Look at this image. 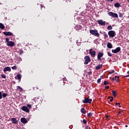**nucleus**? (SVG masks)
I'll return each mask as SVG.
<instances>
[{
	"instance_id": "obj_18",
	"label": "nucleus",
	"mask_w": 129,
	"mask_h": 129,
	"mask_svg": "<svg viewBox=\"0 0 129 129\" xmlns=\"http://www.w3.org/2000/svg\"><path fill=\"white\" fill-rule=\"evenodd\" d=\"M102 67H103V65L102 64H98L96 67V70H99L102 68Z\"/></svg>"
},
{
	"instance_id": "obj_34",
	"label": "nucleus",
	"mask_w": 129,
	"mask_h": 129,
	"mask_svg": "<svg viewBox=\"0 0 129 129\" xmlns=\"http://www.w3.org/2000/svg\"><path fill=\"white\" fill-rule=\"evenodd\" d=\"M103 83H104V85H105V86L109 84V82L107 81H104Z\"/></svg>"
},
{
	"instance_id": "obj_59",
	"label": "nucleus",
	"mask_w": 129,
	"mask_h": 129,
	"mask_svg": "<svg viewBox=\"0 0 129 129\" xmlns=\"http://www.w3.org/2000/svg\"><path fill=\"white\" fill-rule=\"evenodd\" d=\"M128 8H129V5H128Z\"/></svg>"
},
{
	"instance_id": "obj_4",
	"label": "nucleus",
	"mask_w": 129,
	"mask_h": 129,
	"mask_svg": "<svg viewBox=\"0 0 129 129\" xmlns=\"http://www.w3.org/2000/svg\"><path fill=\"white\" fill-rule=\"evenodd\" d=\"M108 35L110 37L113 38L114 37H115L116 35L115 31H114L113 30L110 31L108 32Z\"/></svg>"
},
{
	"instance_id": "obj_26",
	"label": "nucleus",
	"mask_w": 129,
	"mask_h": 129,
	"mask_svg": "<svg viewBox=\"0 0 129 129\" xmlns=\"http://www.w3.org/2000/svg\"><path fill=\"white\" fill-rule=\"evenodd\" d=\"M5 28V26L2 23H0V29H4Z\"/></svg>"
},
{
	"instance_id": "obj_54",
	"label": "nucleus",
	"mask_w": 129,
	"mask_h": 129,
	"mask_svg": "<svg viewBox=\"0 0 129 129\" xmlns=\"http://www.w3.org/2000/svg\"><path fill=\"white\" fill-rule=\"evenodd\" d=\"M100 77L101 78H102L103 77V76H101Z\"/></svg>"
},
{
	"instance_id": "obj_5",
	"label": "nucleus",
	"mask_w": 129,
	"mask_h": 129,
	"mask_svg": "<svg viewBox=\"0 0 129 129\" xmlns=\"http://www.w3.org/2000/svg\"><path fill=\"white\" fill-rule=\"evenodd\" d=\"M89 53L91 55V57L93 58H95L96 56V51L93 50V48H91L89 49Z\"/></svg>"
},
{
	"instance_id": "obj_37",
	"label": "nucleus",
	"mask_w": 129,
	"mask_h": 129,
	"mask_svg": "<svg viewBox=\"0 0 129 129\" xmlns=\"http://www.w3.org/2000/svg\"><path fill=\"white\" fill-rule=\"evenodd\" d=\"M114 73V71L112 70L111 72H109V74L111 75L112 74H113Z\"/></svg>"
},
{
	"instance_id": "obj_11",
	"label": "nucleus",
	"mask_w": 129,
	"mask_h": 129,
	"mask_svg": "<svg viewBox=\"0 0 129 129\" xmlns=\"http://www.w3.org/2000/svg\"><path fill=\"white\" fill-rule=\"evenodd\" d=\"M3 34H4V35H5L6 36H13V33H12L11 32L5 31L4 32H3Z\"/></svg>"
},
{
	"instance_id": "obj_23",
	"label": "nucleus",
	"mask_w": 129,
	"mask_h": 129,
	"mask_svg": "<svg viewBox=\"0 0 129 129\" xmlns=\"http://www.w3.org/2000/svg\"><path fill=\"white\" fill-rule=\"evenodd\" d=\"M17 78L18 80H19V82L21 81V79L22 78V75L21 74H17Z\"/></svg>"
},
{
	"instance_id": "obj_3",
	"label": "nucleus",
	"mask_w": 129,
	"mask_h": 129,
	"mask_svg": "<svg viewBox=\"0 0 129 129\" xmlns=\"http://www.w3.org/2000/svg\"><path fill=\"white\" fill-rule=\"evenodd\" d=\"M108 15L110 17H112V18H118V16L117 13H114L113 12H109L108 13Z\"/></svg>"
},
{
	"instance_id": "obj_14",
	"label": "nucleus",
	"mask_w": 129,
	"mask_h": 129,
	"mask_svg": "<svg viewBox=\"0 0 129 129\" xmlns=\"http://www.w3.org/2000/svg\"><path fill=\"white\" fill-rule=\"evenodd\" d=\"M21 122H22V123L25 124L28 122V121L26 118L22 117L21 118Z\"/></svg>"
},
{
	"instance_id": "obj_45",
	"label": "nucleus",
	"mask_w": 129,
	"mask_h": 129,
	"mask_svg": "<svg viewBox=\"0 0 129 129\" xmlns=\"http://www.w3.org/2000/svg\"><path fill=\"white\" fill-rule=\"evenodd\" d=\"M92 74V72H89L88 73V75H91Z\"/></svg>"
},
{
	"instance_id": "obj_27",
	"label": "nucleus",
	"mask_w": 129,
	"mask_h": 129,
	"mask_svg": "<svg viewBox=\"0 0 129 129\" xmlns=\"http://www.w3.org/2000/svg\"><path fill=\"white\" fill-rule=\"evenodd\" d=\"M116 92L114 90L112 91V95H113V97H115L116 96Z\"/></svg>"
},
{
	"instance_id": "obj_44",
	"label": "nucleus",
	"mask_w": 129,
	"mask_h": 129,
	"mask_svg": "<svg viewBox=\"0 0 129 129\" xmlns=\"http://www.w3.org/2000/svg\"><path fill=\"white\" fill-rule=\"evenodd\" d=\"M62 81H67V80L66 78H62Z\"/></svg>"
},
{
	"instance_id": "obj_43",
	"label": "nucleus",
	"mask_w": 129,
	"mask_h": 129,
	"mask_svg": "<svg viewBox=\"0 0 129 129\" xmlns=\"http://www.w3.org/2000/svg\"><path fill=\"white\" fill-rule=\"evenodd\" d=\"M113 97H111V98L110 99V101L112 102H113Z\"/></svg>"
},
{
	"instance_id": "obj_42",
	"label": "nucleus",
	"mask_w": 129,
	"mask_h": 129,
	"mask_svg": "<svg viewBox=\"0 0 129 129\" xmlns=\"http://www.w3.org/2000/svg\"><path fill=\"white\" fill-rule=\"evenodd\" d=\"M120 103H118V102H116V103H115V105H120Z\"/></svg>"
},
{
	"instance_id": "obj_29",
	"label": "nucleus",
	"mask_w": 129,
	"mask_h": 129,
	"mask_svg": "<svg viewBox=\"0 0 129 129\" xmlns=\"http://www.w3.org/2000/svg\"><path fill=\"white\" fill-rule=\"evenodd\" d=\"M92 115H93V114L92 113H91V112L88 113L87 114V116L89 117H91V116H92Z\"/></svg>"
},
{
	"instance_id": "obj_60",
	"label": "nucleus",
	"mask_w": 129,
	"mask_h": 129,
	"mask_svg": "<svg viewBox=\"0 0 129 129\" xmlns=\"http://www.w3.org/2000/svg\"><path fill=\"white\" fill-rule=\"evenodd\" d=\"M111 1H113V0H111Z\"/></svg>"
},
{
	"instance_id": "obj_47",
	"label": "nucleus",
	"mask_w": 129,
	"mask_h": 129,
	"mask_svg": "<svg viewBox=\"0 0 129 129\" xmlns=\"http://www.w3.org/2000/svg\"><path fill=\"white\" fill-rule=\"evenodd\" d=\"M105 117L108 119L109 118V116L106 115Z\"/></svg>"
},
{
	"instance_id": "obj_56",
	"label": "nucleus",
	"mask_w": 129,
	"mask_h": 129,
	"mask_svg": "<svg viewBox=\"0 0 129 129\" xmlns=\"http://www.w3.org/2000/svg\"><path fill=\"white\" fill-rule=\"evenodd\" d=\"M127 74H129V71H127Z\"/></svg>"
},
{
	"instance_id": "obj_36",
	"label": "nucleus",
	"mask_w": 129,
	"mask_h": 129,
	"mask_svg": "<svg viewBox=\"0 0 129 129\" xmlns=\"http://www.w3.org/2000/svg\"><path fill=\"white\" fill-rule=\"evenodd\" d=\"M83 123H84L85 124L87 123V120L86 119H83Z\"/></svg>"
},
{
	"instance_id": "obj_24",
	"label": "nucleus",
	"mask_w": 129,
	"mask_h": 129,
	"mask_svg": "<svg viewBox=\"0 0 129 129\" xmlns=\"http://www.w3.org/2000/svg\"><path fill=\"white\" fill-rule=\"evenodd\" d=\"M114 7L115 8H119L120 7V3H115L114 4Z\"/></svg>"
},
{
	"instance_id": "obj_19",
	"label": "nucleus",
	"mask_w": 129,
	"mask_h": 129,
	"mask_svg": "<svg viewBox=\"0 0 129 129\" xmlns=\"http://www.w3.org/2000/svg\"><path fill=\"white\" fill-rule=\"evenodd\" d=\"M107 46L109 49H111L113 47V45H112V44L110 42H108V43L107 44Z\"/></svg>"
},
{
	"instance_id": "obj_1",
	"label": "nucleus",
	"mask_w": 129,
	"mask_h": 129,
	"mask_svg": "<svg viewBox=\"0 0 129 129\" xmlns=\"http://www.w3.org/2000/svg\"><path fill=\"white\" fill-rule=\"evenodd\" d=\"M90 33H91L92 35H93L96 37L100 36L99 33L98 32L97 30H96V29H94V30H90Z\"/></svg>"
},
{
	"instance_id": "obj_2",
	"label": "nucleus",
	"mask_w": 129,
	"mask_h": 129,
	"mask_svg": "<svg viewBox=\"0 0 129 129\" xmlns=\"http://www.w3.org/2000/svg\"><path fill=\"white\" fill-rule=\"evenodd\" d=\"M84 64L85 65H87L88 64V63L90 62L91 60L90 57L89 56H85L84 57Z\"/></svg>"
},
{
	"instance_id": "obj_46",
	"label": "nucleus",
	"mask_w": 129,
	"mask_h": 129,
	"mask_svg": "<svg viewBox=\"0 0 129 129\" xmlns=\"http://www.w3.org/2000/svg\"><path fill=\"white\" fill-rule=\"evenodd\" d=\"M23 53V51H21V52H19V54L21 55Z\"/></svg>"
},
{
	"instance_id": "obj_55",
	"label": "nucleus",
	"mask_w": 129,
	"mask_h": 129,
	"mask_svg": "<svg viewBox=\"0 0 129 129\" xmlns=\"http://www.w3.org/2000/svg\"><path fill=\"white\" fill-rule=\"evenodd\" d=\"M118 107H121V106H120L119 105H118Z\"/></svg>"
},
{
	"instance_id": "obj_10",
	"label": "nucleus",
	"mask_w": 129,
	"mask_h": 129,
	"mask_svg": "<svg viewBox=\"0 0 129 129\" xmlns=\"http://www.w3.org/2000/svg\"><path fill=\"white\" fill-rule=\"evenodd\" d=\"M21 110L26 112H29L30 111L29 108H28L26 106H23L22 107H21Z\"/></svg>"
},
{
	"instance_id": "obj_49",
	"label": "nucleus",
	"mask_w": 129,
	"mask_h": 129,
	"mask_svg": "<svg viewBox=\"0 0 129 129\" xmlns=\"http://www.w3.org/2000/svg\"><path fill=\"white\" fill-rule=\"evenodd\" d=\"M111 97H113L109 96V97H108V99H110L111 98Z\"/></svg>"
},
{
	"instance_id": "obj_6",
	"label": "nucleus",
	"mask_w": 129,
	"mask_h": 129,
	"mask_svg": "<svg viewBox=\"0 0 129 129\" xmlns=\"http://www.w3.org/2000/svg\"><path fill=\"white\" fill-rule=\"evenodd\" d=\"M92 102V99H89L87 97H85L84 100H83V103H84L91 104Z\"/></svg>"
},
{
	"instance_id": "obj_17",
	"label": "nucleus",
	"mask_w": 129,
	"mask_h": 129,
	"mask_svg": "<svg viewBox=\"0 0 129 129\" xmlns=\"http://www.w3.org/2000/svg\"><path fill=\"white\" fill-rule=\"evenodd\" d=\"M11 121L12 122V123L14 124H16L18 123V121L16 120V118H12Z\"/></svg>"
},
{
	"instance_id": "obj_20",
	"label": "nucleus",
	"mask_w": 129,
	"mask_h": 129,
	"mask_svg": "<svg viewBox=\"0 0 129 129\" xmlns=\"http://www.w3.org/2000/svg\"><path fill=\"white\" fill-rule=\"evenodd\" d=\"M81 112H82V114H86V110L84 108H82V109H81Z\"/></svg>"
},
{
	"instance_id": "obj_51",
	"label": "nucleus",
	"mask_w": 129,
	"mask_h": 129,
	"mask_svg": "<svg viewBox=\"0 0 129 129\" xmlns=\"http://www.w3.org/2000/svg\"><path fill=\"white\" fill-rule=\"evenodd\" d=\"M112 81H115V79H114V78H112Z\"/></svg>"
},
{
	"instance_id": "obj_33",
	"label": "nucleus",
	"mask_w": 129,
	"mask_h": 129,
	"mask_svg": "<svg viewBox=\"0 0 129 129\" xmlns=\"http://www.w3.org/2000/svg\"><path fill=\"white\" fill-rule=\"evenodd\" d=\"M101 82V78L98 79V80H97V83H98V84H100Z\"/></svg>"
},
{
	"instance_id": "obj_9",
	"label": "nucleus",
	"mask_w": 129,
	"mask_h": 129,
	"mask_svg": "<svg viewBox=\"0 0 129 129\" xmlns=\"http://www.w3.org/2000/svg\"><path fill=\"white\" fill-rule=\"evenodd\" d=\"M103 56H104V53L101 52H99L97 55L98 59H99V60H102L101 57Z\"/></svg>"
},
{
	"instance_id": "obj_57",
	"label": "nucleus",
	"mask_w": 129,
	"mask_h": 129,
	"mask_svg": "<svg viewBox=\"0 0 129 129\" xmlns=\"http://www.w3.org/2000/svg\"><path fill=\"white\" fill-rule=\"evenodd\" d=\"M20 59H21V61H22V58H20Z\"/></svg>"
},
{
	"instance_id": "obj_39",
	"label": "nucleus",
	"mask_w": 129,
	"mask_h": 129,
	"mask_svg": "<svg viewBox=\"0 0 129 129\" xmlns=\"http://www.w3.org/2000/svg\"><path fill=\"white\" fill-rule=\"evenodd\" d=\"M91 128L89 127V125H87L85 127V129H90Z\"/></svg>"
},
{
	"instance_id": "obj_32",
	"label": "nucleus",
	"mask_w": 129,
	"mask_h": 129,
	"mask_svg": "<svg viewBox=\"0 0 129 129\" xmlns=\"http://www.w3.org/2000/svg\"><path fill=\"white\" fill-rule=\"evenodd\" d=\"M1 77L3 79H6V76L5 74H2L1 75Z\"/></svg>"
},
{
	"instance_id": "obj_40",
	"label": "nucleus",
	"mask_w": 129,
	"mask_h": 129,
	"mask_svg": "<svg viewBox=\"0 0 129 129\" xmlns=\"http://www.w3.org/2000/svg\"><path fill=\"white\" fill-rule=\"evenodd\" d=\"M8 42H10L9 39L8 38H6V42L8 43Z\"/></svg>"
},
{
	"instance_id": "obj_13",
	"label": "nucleus",
	"mask_w": 129,
	"mask_h": 129,
	"mask_svg": "<svg viewBox=\"0 0 129 129\" xmlns=\"http://www.w3.org/2000/svg\"><path fill=\"white\" fill-rule=\"evenodd\" d=\"M7 96V94L6 93H3L2 94V92L0 91V99H2L3 97V98H5Z\"/></svg>"
},
{
	"instance_id": "obj_22",
	"label": "nucleus",
	"mask_w": 129,
	"mask_h": 129,
	"mask_svg": "<svg viewBox=\"0 0 129 129\" xmlns=\"http://www.w3.org/2000/svg\"><path fill=\"white\" fill-rule=\"evenodd\" d=\"M17 90H19L21 92H22L23 91V88H21L20 86H17Z\"/></svg>"
},
{
	"instance_id": "obj_30",
	"label": "nucleus",
	"mask_w": 129,
	"mask_h": 129,
	"mask_svg": "<svg viewBox=\"0 0 129 129\" xmlns=\"http://www.w3.org/2000/svg\"><path fill=\"white\" fill-rule=\"evenodd\" d=\"M119 17L122 18L123 17V15L120 12L118 13Z\"/></svg>"
},
{
	"instance_id": "obj_21",
	"label": "nucleus",
	"mask_w": 129,
	"mask_h": 129,
	"mask_svg": "<svg viewBox=\"0 0 129 129\" xmlns=\"http://www.w3.org/2000/svg\"><path fill=\"white\" fill-rule=\"evenodd\" d=\"M114 78L115 81H116V82H118V81H119L120 77L119 76H115Z\"/></svg>"
},
{
	"instance_id": "obj_48",
	"label": "nucleus",
	"mask_w": 129,
	"mask_h": 129,
	"mask_svg": "<svg viewBox=\"0 0 129 129\" xmlns=\"http://www.w3.org/2000/svg\"><path fill=\"white\" fill-rule=\"evenodd\" d=\"M121 112H122V111H119L118 113V114H120Z\"/></svg>"
},
{
	"instance_id": "obj_52",
	"label": "nucleus",
	"mask_w": 129,
	"mask_h": 129,
	"mask_svg": "<svg viewBox=\"0 0 129 129\" xmlns=\"http://www.w3.org/2000/svg\"><path fill=\"white\" fill-rule=\"evenodd\" d=\"M125 127H127L128 126L127 125H125Z\"/></svg>"
},
{
	"instance_id": "obj_8",
	"label": "nucleus",
	"mask_w": 129,
	"mask_h": 129,
	"mask_svg": "<svg viewBox=\"0 0 129 129\" xmlns=\"http://www.w3.org/2000/svg\"><path fill=\"white\" fill-rule=\"evenodd\" d=\"M121 50V48L120 47H116L115 49H112V52L114 53H116L117 52H119Z\"/></svg>"
},
{
	"instance_id": "obj_53",
	"label": "nucleus",
	"mask_w": 129,
	"mask_h": 129,
	"mask_svg": "<svg viewBox=\"0 0 129 129\" xmlns=\"http://www.w3.org/2000/svg\"><path fill=\"white\" fill-rule=\"evenodd\" d=\"M117 73H115V75H117Z\"/></svg>"
},
{
	"instance_id": "obj_12",
	"label": "nucleus",
	"mask_w": 129,
	"mask_h": 129,
	"mask_svg": "<svg viewBox=\"0 0 129 129\" xmlns=\"http://www.w3.org/2000/svg\"><path fill=\"white\" fill-rule=\"evenodd\" d=\"M15 43L13 41H10L7 43V45L9 47H13Z\"/></svg>"
},
{
	"instance_id": "obj_15",
	"label": "nucleus",
	"mask_w": 129,
	"mask_h": 129,
	"mask_svg": "<svg viewBox=\"0 0 129 129\" xmlns=\"http://www.w3.org/2000/svg\"><path fill=\"white\" fill-rule=\"evenodd\" d=\"M3 71H4V72H11V69L10 67H5L4 70H3Z\"/></svg>"
},
{
	"instance_id": "obj_41",
	"label": "nucleus",
	"mask_w": 129,
	"mask_h": 129,
	"mask_svg": "<svg viewBox=\"0 0 129 129\" xmlns=\"http://www.w3.org/2000/svg\"><path fill=\"white\" fill-rule=\"evenodd\" d=\"M27 107H28V108H31V105L29 104H27Z\"/></svg>"
},
{
	"instance_id": "obj_38",
	"label": "nucleus",
	"mask_w": 129,
	"mask_h": 129,
	"mask_svg": "<svg viewBox=\"0 0 129 129\" xmlns=\"http://www.w3.org/2000/svg\"><path fill=\"white\" fill-rule=\"evenodd\" d=\"M105 89L106 90H108L109 89V86H105Z\"/></svg>"
},
{
	"instance_id": "obj_50",
	"label": "nucleus",
	"mask_w": 129,
	"mask_h": 129,
	"mask_svg": "<svg viewBox=\"0 0 129 129\" xmlns=\"http://www.w3.org/2000/svg\"><path fill=\"white\" fill-rule=\"evenodd\" d=\"M125 77H129V74L127 76H125Z\"/></svg>"
},
{
	"instance_id": "obj_25",
	"label": "nucleus",
	"mask_w": 129,
	"mask_h": 129,
	"mask_svg": "<svg viewBox=\"0 0 129 129\" xmlns=\"http://www.w3.org/2000/svg\"><path fill=\"white\" fill-rule=\"evenodd\" d=\"M103 37H104L105 39L108 37V35L106 34L105 32H103Z\"/></svg>"
},
{
	"instance_id": "obj_61",
	"label": "nucleus",
	"mask_w": 129,
	"mask_h": 129,
	"mask_svg": "<svg viewBox=\"0 0 129 129\" xmlns=\"http://www.w3.org/2000/svg\"><path fill=\"white\" fill-rule=\"evenodd\" d=\"M0 34H1V31H0Z\"/></svg>"
},
{
	"instance_id": "obj_31",
	"label": "nucleus",
	"mask_w": 129,
	"mask_h": 129,
	"mask_svg": "<svg viewBox=\"0 0 129 129\" xmlns=\"http://www.w3.org/2000/svg\"><path fill=\"white\" fill-rule=\"evenodd\" d=\"M107 54H108V56H110V57H111L112 56V54L109 51H107Z\"/></svg>"
},
{
	"instance_id": "obj_58",
	"label": "nucleus",
	"mask_w": 129,
	"mask_h": 129,
	"mask_svg": "<svg viewBox=\"0 0 129 129\" xmlns=\"http://www.w3.org/2000/svg\"><path fill=\"white\" fill-rule=\"evenodd\" d=\"M128 18H129V16H128Z\"/></svg>"
},
{
	"instance_id": "obj_7",
	"label": "nucleus",
	"mask_w": 129,
	"mask_h": 129,
	"mask_svg": "<svg viewBox=\"0 0 129 129\" xmlns=\"http://www.w3.org/2000/svg\"><path fill=\"white\" fill-rule=\"evenodd\" d=\"M97 23H98V24L100 25V26H105V24H106V22L103 21L102 20H99L97 21Z\"/></svg>"
},
{
	"instance_id": "obj_35",
	"label": "nucleus",
	"mask_w": 129,
	"mask_h": 129,
	"mask_svg": "<svg viewBox=\"0 0 129 129\" xmlns=\"http://www.w3.org/2000/svg\"><path fill=\"white\" fill-rule=\"evenodd\" d=\"M12 70H15L17 69V67L16 66H14L13 67H12Z\"/></svg>"
},
{
	"instance_id": "obj_28",
	"label": "nucleus",
	"mask_w": 129,
	"mask_h": 129,
	"mask_svg": "<svg viewBox=\"0 0 129 129\" xmlns=\"http://www.w3.org/2000/svg\"><path fill=\"white\" fill-rule=\"evenodd\" d=\"M107 30H111L113 29V27L111 26H107Z\"/></svg>"
},
{
	"instance_id": "obj_16",
	"label": "nucleus",
	"mask_w": 129,
	"mask_h": 129,
	"mask_svg": "<svg viewBox=\"0 0 129 129\" xmlns=\"http://www.w3.org/2000/svg\"><path fill=\"white\" fill-rule=\"evenodd\" d=\"M33 100H34V101L35 102V103H36L37 104H39V103H40V102H39H39H41V101H40V98H35Z\"/></svg>"
}]
</instances>
